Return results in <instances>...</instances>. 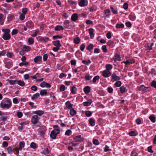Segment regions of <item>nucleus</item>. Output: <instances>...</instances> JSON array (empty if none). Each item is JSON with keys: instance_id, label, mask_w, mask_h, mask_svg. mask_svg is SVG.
<instances>
[{"instance_id": "obj_26", "label": "nucleus", "mask_w": 156, "mask_h": 156, "mask_svg": "<svg viewBox=\"0 0 156 156\" xmlns=\"http://www.w3.org/2000/svg\"><path fill=\"white\" fill-rule=\"evenodd\" d=\"M89 124L92 126H94L95 125V121L94 119L92 118L89 119Z\"/></svg>"}, {"instance_id": "obj_40", "label": "nucleus", "mask_w": 156, "mask_h": 156, "mask_svg": "<svg viewBox=\"0 0 156 156\" xmlns=\"http://www.w3.org/2000/svg\"><path fill=\"white\" fill-rule=\"evenodd\" d=\"M39 31L38 30H35L32 32H31L30 34L33 37H35L37 35Z\"/></svg>"}, {"instance_id": "obj_59", "label": "nucleus", "mask_w": 156, "mask_h": 156, "mask_svg": "<svg viewBox=\"0 0 156 156\" xmlns=\"http://www.w3.org/2000/svg\"><path fill=\"white\" fill-rule=\"evenodd\" d=\"M14 150L16 151V155L18 156L19 155V151L20 149L18 147V146L16 147L15 148H14Z\"/></svg>"}, {"instance_id": "obj_64", "label": "nucleus", "mask_w": 156, "mask_h": 156, "mask_svg": "<svg viewBox=\"0 0 156 156\" xmlns=\"http://www.w3.org/2000/svg\"><path fill=\"white\" fill-rule=\"evenodd\" d=\"M68 2L71 5L76 4V2L72 0H68Z\"/></svg>"}, {"instance_id": "obj_34", "label": "nucleus", "mask_w": 156, "mask_h": 156, "mask_svg": "<svg viewBox=\"0 0 156 156\" xmlns=\"http://www.w3.org/2000/svg\"><path fill=\"white\" fill-rule=\"evenodd\" d=\"M69 20H66L64 21L63 24L64 25V28H66L69 27Z\"/></svg>"}, {"instance_id": "obj_35", "label": "nucleus", "mask_w": 156, "mask_h": 156, "mask_svg": "<svg viewBox=\"0 0 156 156\" xmlns=\"http://www.w3.org/2000/svg\"><path fill=\"white\" fill-rule=\"evenodd\" d=\"M105 68L106 69V70L109 71V70H111L113 68V66L110 64H107L106 65Z\"/></svg>"}, {"instance_id": "obj_29", "label": "nucleus", "mask_w": 156, "mask_h": 156, "mask_svg": "<svg viewBox=\"0 0 156 156\" xmlns=\"http://www.w3.org/2000/svg\"><path fill=\"white\" fill-rule=\"evenodd\" d=\"M22 49L25 52H28L30 51L31 50L30 47L29 46H27L26 45H23Z\"/></svg>"}, {"instance_id": "obj_6", "label": "nucleus", "mask_w": 156, "mask_h": 156, "mask_svg": "<svg viewBox=\"0 0 156 156\" xmlns=\"http://www.w3.org/2000/svg\"><path fill=\"white\" fill-rule=\"evenodd\" d=\"M111 80L112 82H114L115 81L119 80H120V77L117 76L115 73H113L111 75Z\"/></svg>"}, {"instance_id": "obj_51", "label": "nucleus", "mask_w": 156, "mask_h": 156, "mask_svg": "<svg viewBox=\"0 0 156 156\" xmlns=\"http://www.w3.org/2000/svg\"><path fill=\"white\" fill-rule=\"evenodd\" d=\"M30 147L31 148L35 149L37 148V144L35 143L32 142L30 144Z\"/></svg>"}, {"instance_id": "obj_24", "label": "nucleus", "mask_w": 156, "mask_h": 156, "mask_svg": "<svg viewBox=\"0 0 156 156\" xmlns=\"http://www.w3.org/2000/svg\"><path fill=\"white\" fill-rule=\"evenodd\" d=\"M149 119L153 123H154L156 122V117L154 115H151L149 116Z\"/></svg>"}, {"instance_id": "obj_18", "label": "nucleus", "mask_w": 156, "mask_h": 156, "mask_svg": "<svg viewBox=\"0 0 156 156\" xmlns=\"http://www.w3.org/2000/svg\"><path fill=\"white\" fill-rule=\"evenodd\" d=\"M104 13L105 15V17H109L111 15L110 11L108 9H105L104 11Z\"/></svg>"}, {"instance_id": "obj_58", "label": "nucleus", "mask_w": 156, "mask_h": 156, "mask_svg": "<svg viewBox=\"0 0 156 156\" xmlns=\"http://www.w3.org/2000/svg\"><path fill=\"white\" fill-rule=\"evenodd\" d=\"M93 143L95 145H98L99 144V141L96 139H94L93 140Z\"/></svg>"}, {"instance_id": "obj_25", "label": "nucleus", "mask_w": 156, "mask_h": 156, "mask_svg": "<svg viewBox=\"0 0 156 156\" xmlns=\"http://www.w3.org/2000/svg\"><path fill=\"white\" fill-rule=\"evenodd\" d=\"M64 29V27L61 25H57L55 28V30L56 31L62 30Z\"/></svg>"}, {"instance_id": "obj_47", "label": "nucleus", "mask_w": 156, "mask_h": 156, "mask_svg": "<svg viewBox=\"0 0 156 156\" xmlns=\"http://www.w3.org/2000/svg\"><path fill=\"white\" fill-rule=\"evenodd\" d=\"M25 145V143L23 141H21L19 143V147L20 149H22L23 148Z\"/></svg>"}, {"instance_id": "obj_45", "label": "nucleus", "mask_w": 156, "mask_h": 156, "mask_svg": "<svg viewBox=\"0 0 156 156\" xmlns=\"http://www.w3.org/2000/svg\"><path fill=\"white\" fill-rule=\"evenodd\" d=\"M129 19L132 21L134 20L135 19V16L133 14H131L129 16Z\"/></svg>"}, {"instance_id": "obj_30", "label": "nucleus", "mask_w": 156, "mask_h": 156, "mask_svg": "<svg viewBox=\"0 0 156 156\" xmlns=\"http://www.w3.org/2000/svg\"><path fill=\"white\" fill-rule=\"evenodd\" d=\"M66 107L68 109H70L72 108L73 105L71 104L69 101H67L65 103Z\"/></svg>"}, {"instance_id": "obj_16", "label": "nucleus", "mask_w": 156, "mask_h": 156, "mask_svg": "<svg viewBox=\"0 0 156 156\" xmlns=\"http://www.w3.org/2000/svg\"><path fill=\"white\" fill-rule=\"evenodd\" d=\"M51 148L49 147H47L46 148H45L43 151L44 154V155L48 154L50 152Z\"/></svg>"}, {"instance_id": "obj_60", "label": "nucleus", "mask_w": 156, "mask_h": 156, "mask_svg": "<svg viewBox=\"0 0 156 156\" xmlns=\"http://www.w3.org/2000/svg\"><path fill=\"white\" fill-rule=\"evenodd\" d=\"M136 122L138 125H140L142 123V120L140 118H137L136 120Z\"/></svg>"}, {"instance_id": "obj_41", "label": "nucleus", "mask_w": 156, "mask_h": 156, "mask_svg": "<svg viewBox=\"0 0 156 156\" xmlns=\"http://www.w3.org/2000/svg\"><path fill=\"white\" fill-rule=\"evenodd\" d=\"M124 25L122 23L119 24L117 23L116 25V28L118 29L123 28L124 27Z\"/></svg>"}, {"instance_id": "obj_44", "label": "nucleus", "mask_w": 156, "mask_h": 156, "mask_svg": "<svg viewBox=\"0 0 156 156\" xmlns=\"http://www.w3.org/2000/svg\"><path fill=\"white\" fill-rule=\"evenodd\" d=\"M131 156H138V154L137 153L136 151L133 150L131 152L130 154Z\"/></svg>"}, {"instance_id": "obj_55", "label": "nucleus", "mask_w": 156, "mask_h": 156, "mask_svg": "<svg viewBox=\"0 0 156 156\" xmlns=\"http://www.w3.org/2000/svg\"><path fill=\"white\" fill-rule=\"evenodd\" d=\"M16 115L18 118H20L23 116V114L21 112L18 111L16 113Z\"/></svg>"}, {"instance_id": "obj_52", "label": "nucleus", "mask_w": 156, "mask_h": 156, "mask_svg": "<svg viewBox=\"0 0 156 156\" xmlns=\"http://www.w3.org/2000/svg\"><path fill=\"white\" fill-rule=\"evenodd\" d=\"M85 114L87 117H89L92 115V114L90 111H87L85 112Z\"/></svg>"}, {"instance_id": "obj_23", "label": "nucleus", "mask_w": 156, "mask_h": 156, "mask_svg": "<svg viewBox=\"0 0 156 156\" xmlns=\"http://www.w3.org/2000/svg\"><path fill=\"white\" fill-rule=\"evenodd\" d=\"M120 90L122 94L126 92L127 91V89L124 86H122L120 87Z\"/></svg>"}, {"instance_id": "obj_1", "label": "nucleus", "mask_w": 156, "mask_h": 156, "mask_svg": "<svg viewBox=\"0 0 156 156\" xmlns=\"http://www.w3.org/2000/svg\"><path fill=\"white\" fill-rule=\"evenodd\" d=\"M12 103L11 101L9 99L4 101L3 102H2L0 104V107L1 108H6L9 109L12 106Z\"/></svg>"}, {"instance_id": "obj_13", "label": "nucleus", "mask_w": 156, "mask_h": 156, "mask_svg": "<svg viewBox=\"0 0 156 156\" xmlns=\"http://www.w3.org/2000/svg\"><path fill=\"white\" fill-rule=\"evenodd\" d=\"M44 111L41 110H37L34 111L33 112V114H37V115H38L39 116H41L42 115L44 114Z\"/></svg>"}, {"instance_id": "obj_33", "label": "nucleus", "mask_w": 156, "mask_h": 156, "mask_svg": "<svg viewBox=\"0 0 156 156\" xmlns=\"http://www.w3.org/2000/svg\"><path fill=\"white\" fill-rule=\"evenodd\" d=\"M40 94L42 96L44 95H46L47 94V90L46 89H44L41 90L40 92Z\"/></svg>"}, {"instance_id": "obj_31", "label": "nucleus", "mask_w": 156, "mask_h": 156, "mask_svg": "<svg viewBox=\"0 0 156 156\" xmlns=\"http://www.w3.org/2000/svg\"><path fill=\"white\" fill-rule=\"evenodd\" d=\"M53 45L56 47H60L61 45L60 44V41L58 40L54 41L53 42Z\"/></svg>"}, {"instance_id": "obj_10", "label": "nucleus", "mask_w": 156, "mask_h": 156, "mask_svg": "<svg viewBox=\"0 0 156 156\" xmlns=\"http://www.w3.org/2000/svg\"><path fill=\"white\" fill-rule=\"evenodd\" d=\"M42 57L40 56H36L34 59V62L37 63H40L42 62Z\"/></svg>"}, {"instance_id": "obj_22", "label": "nucleus", "mask_w": 156, "mask_h": 156, "mask_svg": "<svg viewBox=\"0 0 156 156\" xmlns=\"http://www.w3.org/2000/svg\"><path fill=\"white\" fill-rule=\"evenodd\" d=\"M148 88V87H145L144 85H141L138 87L139 90L145 91L147 90Z\"/></svg>"}, {"instance_id": "obj_21", "label": "nucleus", "mask_w": 156, "mask_h": 156, "mask_svg": "<svg viewBox=\"0 0 156 156\" xmlns=\"http://www.w3.org/2000/svg\"><path fill=\"white\" fill-rule=\"evenodd\" d=\"M90 91V87L88 86L85 87L83 88V91L86 94L89 93Z\"/></svg>"}, {"instance_id": "obj_27", "label": "nucleus", "mask_w": 156, "mask_h": 156, "mask_svg": "<svg viewBox=\"0 0 156 156\" xmlns=\"http://www.w3.org/2000/svg\"><path fill=\"white\" fill-rule=\"evenodd\" d=\"M89 33L90 36V38L91 39L93 38L94 37V30L93 28H90L89 29Z\"/></svg>"}, {"instance_id": "obj_8", "label": "nucleus", "mask_w": 156, "mask_h": 156, "mask_svg": "<svg viewBox=\"0 0 156 156\" xmlns=\"http://www.w3.org/2000/svg\"><path fill=\"white\" fill-rule=\"evenodd\" d=\"M111 73L108 70H104L102 72L103 76L105 78H108L110 76Z\"/></svg>"}, {"instance_id": "obj_57", "label": "nucleus", "mask_w": 156, "mask_h": 156, "mask_svg": "<svg viewBox=\"0 0 156 156\" xmlns=\"http://www.w3.org/2000/svg\"><path fill=\"white\" fill-rule=\"evenodd\" d=\"M20 19L21 20H23L25 18V15L22 13H20Z\"/></svg>"}, {"instance_id": "obj_12", "label": "nucleus", "mask_w": 156, "mask_h": 156, "mask_svg": "<svg viewBox=\"0 0 156 156\" xmlns=\"http://www.w3.org/2000/svg\"><path fill=\"white\" fill-rule=\"evenodd\" d=\"M45 128L44 127V128H43L39 129L38 130L37 134L41 136H44L45 134Z\"/></svg>"}, {"instance_id": "obj_9", "label": "nucleus", "mask_w": 156, "mask_h": 156, "mask_svg": "<svg viewBox=\"0 0 156 156\" xmlns=\"http://www.w3.org/2000/svg\"><path fill=\"white\" fill-rule=\"evenodd\" d=\"M26 26L29 28H32L34 26V24L31 20H29L26 23Z\"/></svg>"}, {"instance_id": "obj_17", "label": "nucleus", "mask_w": 156, "mask_h": 156, "mask_svg": "<svg viewBox=\"0 0 156 156\" xmlns=\"http://www.w3.org/2000/svg\"><path fill=\"white\" fill-rule=\"evenodd\" d=\"M78 18V14L75 13L72 14L71 17V20L74 22L77 20Z\"/></svg>"}, {"instance_id": "obj_15", "label": "nucleus", "mask_w": 156, "mask_h": 156, "mask_svg": "<svg viewBox=\"0 0 156 156\" xmlns=\"http://www.w3.org/2000/svg\"><path fill=\"white\" fill-rule=\"evenodd\" d=\"M12 66V62L11 61L9 60L5 64V66L8 69L10 68Z\"/></svg>"}, {"instance_id": "obj_63", "label": "nucleus", "mask_w": 156, "mask_h": 156, "mask_svg": "<svg viewBox=\"0 0 156 156\" xmlns=\"http://www.w3.org/2000/svg\"><path fill=\"white\" fill-rule=\"evenodd\" d=\"M28 11V9L26 8H23L22 10V12L23 14H26Z\"/></svg>"}, {"instance_id": "obj_61", "label": "nucleus", "mask_w": 156, "mask_h": 156, "mask_svg": "<svg viewBox=\"0 0 156 156\" xmlns=\"http://www.w3.org/2000/svg\"><path fill=\"white\" fill-rule=\"evenodd\" d=\"M16 81L17 80H9V83L11 84V85H14L15 83H16Z\"/></svg>"}, {"instance_id": "obj_48", "label": "nucleus", "mask_w": 156, "mask_h": 156, "mask_svg": "<svg viewBox=\"0 0 156 156\" xmlns=\"http://www.w3.org/2000/svg\"><path fill=\"white\" fill-rule=\"evenodd\" d=\"M114 84L116 87H119L122 85V82L118 80Z\"/></svg>"}, {"instance_id": "obj_49", "label": "nucleus", "mask_w": 156, "mask_h": 156, "mask_svg": "<svg viewBox=\"0 0 156 156\" xmlns=\"http://www.w3.org/2000/svg\"><path fill=\"white\" fill-rule=\"evenodd\" d=\"M100 77L99 76H96L94 77L93 78L92 81L94 83H95L97 80H99Z\"/></svg>"}, {"instance_id": "obj_56", "label": "nucleus", "mask_w": 156, "mask_h": 156, "mask_svg": "<svg viewBox=\"0 0 156 156\" xmlns=\"http://www.w3.org/2000/svg\"><path fill=\"white\" fill-rule=\"evenodd\" d=\"M72 133V132L71 130L70 129H68L66 131L65 134L66 135L69 136Z\"/></svg>"}, {"instance_id": "obj_46", "label": "nucleus", "mask_w": 156, "mask_h": 156, "mask_svg": "<svg viewBox=\"0 0 156 156\" xmlns=\"http://www.w3.org/2000/svg\"><path fill=\"white\" fill-rule=\"evenodd\" d=\"M7 151L9 154H11L13 152V150L12 149V147L9 146L7 148Z\"/></svg>"}, {"instance_id": "obj_11", "label": "nucleus", "mask_w": 156, "mask_h": 156, "mask_svg": "<svg viewBox=\"0 0 156 156\" xmlns=\"http://www.w3.org/2000/svg\"><path fill=\"white\" fill-rule=\"evenodd\" d=\"M40 86L41 87H46V88H49L51 87V85L49 83H48L44 81L42 82L40 84Z\"/></svg>"}, {"instance_id": "obj_5", "label": "nucleus", "mask_w": 156, "mask_h": 156, "mask_svg": "<svg viewBox=\"0 0 156 156\" xmlns=\"http://www.w3.org/2000/svg\"><path fill=\"white\" fill-rule=\"evenodd\" d=\"M87 0H79L78 5L81 7L87 6L88 5Z\"/></svg>"}, {"instance_id": "obj_38", "label": "nucleus", "mask_w": 156, "mask_h": 156, "mask_svg": "<svg viewBox=\"0 0 156 156\" xmlns=\"http://www.w3.org/2000/svg\"><path fill=\"white\" fill-rule=\"evenodd\" d=\"M70 114L72 116H73L75 115L76 113V112L75 110L73 108L70 109Z\"/></svg>"}, {"instance_id": "obj_32", "label": "nucleus", "mask_w": 156, "mask_h": 156, "mask_svg": "<svg viewBox=\"0 0 156 156\" xmlns=\"http://www.w3.org/2000/svg\"><path fill=\"white\" fill-rule=\"evenodd\" d=\"M138 133L137 132L132 131L129 133V134L130 136H135L137 135Z\"/></svg>"}, {"instance_id": "obj_36", "label": "nucleus", "mask_w": 156, "mask_h": 156, "mask_svg": "<svg viewBox=\"0 0 156 156\" xmlns=\"http://www.w3.org/2000/svg\"><path fill=\"white\" fill-rule=\"evenodd\" d=\"M39 95L40 94L39 93H37L33 95L31 97V99L32 100L37 99L39 97Z\"/></svg>"}, {"instance_id": "obj_2", "label": "nucleus", "mask_w": 156, "mask_h": 156, "mask_svg": "<svg viewBox=\"0 0 156 156\" xmlns=\"http://www.w3.org/2000/svg\"><path fill=\"white\" fill-rule=\"evenodd\" d=\"M40 118L37 115H33L31 119V122L34 125L37 126H39L41 125L40 122L39 121Z\"/></svg>"}, {"instance_id": "obj_54", "label": "nucleus", "mask_w": 156, "mask_h": 156, "mask_svg": "<svg viewBox=\"0 0 156 156\" xmlns=\"http://www.w3.org/2000/svg\"><path fill=\"white\" fill-rule=\"evenodd\" d=\"M112 150L111 149L109 148V147L107 145H106L105 146L104 151L105 152L111 151Z\"/></svg>"}, {"instance_id": "obj_3", "label": "nucleus", "mask_w": 156, "mask_h": 156, "mask_svg": "<svg viewBox=\"0 0 156 156\" xmlns=\"http://www.w3.org/2000/svg\"><path fill=\"white\" fill-rule=\"evenodd\" d=\"M2 31L4 33L3 36L4 39H10L11 38L10 35L9 33L10 31L9 29H2Z\"/></svg>"}, {"instance_id": "obj_7", "label": "nucleus", "mask_w": 156, "mask_h": 156, "mask_svg": "<svg viewBox=\"0 0 156 156\" xmlns=\"http://www.w3.org/2000/svg\"><path fill=\"white\" fill-rule=\"evenodd\" d=\"M73 139L75 142H81L83 141L84 138L81 135H79L74 137Z\"/></svg>"}, {"instance_id": "obj_50", "label": "nucleus", "mask_w": 156, "mask_h": 156, "mask_svg": "<svg viewBox=\"0 0 156 156\" xmlns=\"http://www.w3.org/2000/svg\"><path fill=\"white\" fill-rule=\"evenodd\" d=\"M151 86L156 89V80H153L151 83Z\"/></svg>"}, {"instance_id": "obj_14", "label": "nucleus", "mask_w": 156, "mask_h": 156, "mask_svg": "<svg viewBox=\"0 0 156 156\" xmlns=\"http://www.w3.org/2000/svg\"><path fill=\"white\" fill-rule=\"evenodd\" d=\"M121 57L120 56V55L119 54H115L114 55L113 59L114 61L115 62L117 60L118 61H121Z\"/></svg>"}, {"instance_id": "obj_42", "label": "nucleus", "mask_w": 156, "mask_h": 156, "mask_svg": "<svg viewBox=\"0 0 156 156\" xmlns=\"http://www.w3.org/2000/svg\"><path fill=\"white\" fill-rule=\"evenodd\" d=\"M110 8L111 10V11H112V12L114 14H117L118 13L117 10L116 9H114L112 5H111L110 6Z\"/></svg>"}, {"instance_id": "obj_19", "label": "nucleus", "mask_w": 156, "mask_h": 156, "mask_svg": "<svg viewBox=\"0 0 156 156\" xmlns=\"http://www.w3.org/2000/svg\"><path fill=\"white\" fill-rule=\"evenodd\" d=\"M5 19L4 16L2 13H0V24L1 25L4 24V21Z\"/></svg>"}, {"instance_id": "obj_20", "label": "nucleus", "mask_w": 156, "mask_h": 156, "mask_svg": "<svg viewBox=\"0 0 156 156\" xmlns=\"http://www.w3.org/2000/svg\"><path fill=\"white\" fill-rule=\"evenodd\" d=\"M92 103V99H90L88 100V101L83 102V104L84 106H88L90 105Z\"/></svg>"}, {"instance_id": "obj_53", "label": "nucleus", "mask_w": 156, "mask_h": 156, "mask_svg": "<svg viewBox=\"0 0 156 156\" xmlns=\"http://www.w3.org/2000/svg\"><path fill=\"white\" fill-rule=\"evenodd\" d=\"M82 62L85 65H88L91 63V61L90 59H89L88 61L83 60L82 61Z\"/></svg>"}, {"instance_id": "obj_28", "label": "nucleus", "mask_w": 156, "mask_h": 156, "mask_svg": "<svg viewBox=\"0 0 156 156\" xmlns=\"http://www.w3.org/2000/svg\"><path fill=\"white\" fill-rule=\"evenodd\" d=\"M92 76H90L89 73H86L84 77L85 80H90L92 78Z\"/></svg>"}, {"instance_id": "obj_4", "label": "nucleus", "mask_w": 156, "mask_h": 156, "mask_svg": "<svg viewBox=\"0 0 156 156\" xmlns=\"http://www.w3.org/2000/svg\"><path fill=\"white\" fill-rule=\"evenodd\" d=\"M60 133L59 130L56 129H54L51 132L50 136L53 139H56L57 134Z\"/></svg>"}, {"instance_id": "obj_37", "label": "nucleus", "mask_w": 156, "mask_h": 156, "mask_svg": "<svg viewBox=\"0 0 156 156\" xmlns=\"http://www.w3.org/2000/svg\"><path fill=\"white\" fill-rule=\"evenodd\" d=\"M16 83L22 87L24 86L25 85V83L20 80H17Z\"/></svg>"}, {"instance_id": "obj_39", "label": "nucleus", "mask_w": 156, "mask_h": 156, "mask_svg": "<svg viewBox=\"0 0 156 156\" xmlns=\"http://www.w3.org/2000/svg\"><path fill=\"white\" fill-rule=\"evenodd\" d=\"M94 48V45L93 44H89L87 47L86 49L90 51L92 50Z\"/></svg>"}, {"instance_id": "obj_62", "label": "nucleus", "mask_w": 156, "mask_h": 156, "mask_svg": "<svg viewBox=\"0 0 156 156\" xmlns=\"http://www.w3.org/2000/svg\"><path fill=\"white\" fill-rule=\"evenodd\" d=\"M107 91L109 93H112L113 91V89L111 87H109L107 88Z\"/></svg>"}, {"instance_id": "obj_43", "label": "nucleus", "mask_w": 156, "mask_h": 156, "mask_svg": "<svg viewBox=\"0 0 156 156\" xmlns=\"http://www.w3.org/2000/svg\"><path fill=\"white\" fill-rule=\"evenodd\" d=\"M77 88L74 86L72 87L71 90V92L73 94H76V91H77Z\"/></svg>"}]
</instances>
